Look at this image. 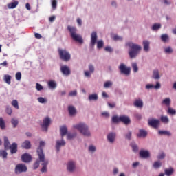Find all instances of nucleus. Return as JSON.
Wrapping results in <instances>:
<instances>
[{
    "mask_svg": "<svg viewBox=\"0 0 176 176\" xmlns=\"http://www.w3.org/2000/svg\"><path fill=\"white\" fill-rule=\"evenodd\" d=\"M139 156L141 159H148V157H151V153L148 150H141L139 153Z\"/></svg>",
    "mask_w": 176,
    "mask_h": 176,
    "instance_id": "11",
    "label": "nucleus"
},
{
    "mask_svg": "<svg viewBox=\"0 0 176 176\" xmlns=\"http://www.w3.org/2000/svg\"><path fill=\"white\" fill-rule=\"evenodd\" d=\"M116 140V133L111 132L107 135V140L110 144H113Z\"/></svg>",
    "mask_w": 176,
    "mask_h": 176,
    "instance_id": "14",
    "label": "nucleus"
},
{
    "mask_svg": "<svg viewBox=\"0 0 176 176\" xmlns=\"http://www.w3.org/2000/svg\"><path fill=\"white\" fill-rule=\"evenodd\" d=\"M146 89H160V82H157L155 85L148 84L146 85Z\"/></svg>",
    "mask_w": 176,
    "mask_h": 176,
    "instance_id": "23",
    "label": "nucleus"
},
{
    "mask_svg": "<svg viewBox=\"0 0 176 176\" xmlns=\"http://www.w3.org/2000/svg\"><path fill=\"white\" fill-rule=\"evenodd\" d=\"M89 72L93 74V72H94V66H93V65H89Z\"/></svg>",
    "mask_w": 176,
    "mask_h": 176,
    "instance_id": "58",
    "label": "nucleus"
},
{
    "mask_svg": "<svg viewBox=\"0 0 176 176\" xmlns=\"http://www.w3.org/2000/svg\"><path fill=\"white\" fill-rule=\"evenodd\" d=\"M21 160L24 163H30L32 160V157L28 153H24L21 156Z\"/></svg>",
    "mask_w": 176,
    "mask_h": 176,
    "instance_id": "15",
    "label": "nucleus"
},
{
    "mask_svg": "<svg viewBox=\"0 0 176 176\" xmlns=\"http://www.w3.org/2000/svg\"><path fill=\"white\" fill-rule=\"evenodd\" d=\"M61 138H64L65 135H68V129L65 126H62L60 127Z\"/></svg>",
    "mask_w": 176,
    "mask_h": 176,
    "instance_id": "16",
    "label": "nucleus"
},
{
    "mask_svg": "<svg viewBox=\"0 0 176 176\" xmlns=\"http://www.w3.org/2000/svg\"><path fill=\"white\" fill-rule=\"evenodd\" d=\"M61 146H65V140H64V138H61L60 140H56L55 148L57 152H60V150L61 149Z\"/></svg>",
    "mask_w": 176,
    "mask_h": 176,
    "instance_id": "10",
    "label": "nucleus"
},
{
    "mask_svg": "<svg viewBox=\"0 0 176 176\" xmlns=\"http://www.w3.org/2000/svg\"><path fill=\"white\" fill-rule=\"evenodd\" d=\"M164 157H166V154H164V153H162L157 156V159H159V160H162Z\"/></svg>",
    "mask_w": 176,
    "mask_h": 176,
    "instance_id": "56",
    "label": "nucleus"
},
{
    "mask_svg": "<svg viewBox=\"0 0 176 176\" xmlns=\"http://www.w3.org/2000/svg\"><path fill=\"white\" fill-rule=\"evenodd\" d=\"M19 5V1H14L8 5L9 9H14Z\"/></svg>",
    "mask_w": 176,
    "mask_h": 176,
    "instance_id": "36",
    "label": "nucleus"
},
{
    "mask_svg": "<svg viewBox=\"0 0 176 176\" xmlns=\"http://www.w3.org/2000/svg\"><path fill=\"white\" fill-rule=\"evenodd\" d=\"M76 94H78V92L76 91V90L72 91L69 94V96H76Z\"/></svg>",
    "mask_w": 176,
    "mask_h": 176,
    "instance_id": "60",
    "label": "nucleus"
},
{
    "mask_svg": "<svg viewBox=\"0 0 176 176\" xmlns=\"http://www.w3.org/2000/svg\"><path fill=\"white\" fill-rule=\"evenodd\" d=\"M111 122L113 123H119L120 122V117L118 116H114L112 117V119H111Z\"/></svg>",
    "mask_w": 176,
    "mask_h": 176,
    "instance_id": "37",
    "label": "nucleus"
},
{
    "mask_svg": "<svg viewBox=\"0 0 176 176\" xmlns=\"http://www.w3.org/2000/svg\"><path fill=\"white\" fill-rule=\"evenodd\" d=\"M132 68L133 69V72H138V65L137 63H132Z\"/></svg>",
    "mask_w": 176,
    "mask_h": 176,
    "instance_id": "48",
    "label": "nucleus"
},
{
    "mask_svg": "<svg viewBox=\"0 0 176 176\" xmlns=\"http://www.w3.org/2000/svg\"><path fill=\"white\" fill-rule=\"evenodd\" d=\"M58 52L60 60H63V61H69V60H71V54H69L67 50L58 48Z\"/></svg>",
    "mask_w": 176,
    "mask_h": 176,
    "instance_id": "4",
    "label": "nucleus"
},
{
    "mask_svg": "<svg viewBox=\"0 0 176 176\" xmlns=\"http://www.w3.org/2000/svg\"><path fill=\"white\" fill-rule=\"evenodd\" d=\"M158 134H160V135H168V137H171V133L168 131H159Z\"/></svg>",
    "mask_w": 176,
    "mask_h": 176,
    "instance_id": "32",
    "label": "nucleus"
},
{
    "mask_svg": "<svg viewBox=\"0 0 176 176\" xmlns=\"http://www.w3.org/2000/svg\"><path fill=\"white\" fill-rule=\"evenodd\" d=\"M68 111L70 116H75L76 115V109H75V107L74 106H69Z\"/></svg>",
    "mask_w": 176,
    "mask_h": 176,
    "instance_id": "21",
    "label": "nucleus"
},
{
    "mask_svg": "<svg viewBox=\"0 0 176 176\" xmlns=\"http://www.w3.org/2000/svg\"><path fill=\"white\" fill-rule=\"evenodd\" d=\"M89 101H97L98 100V95L97 94H90L88 97Z\"/></svg>",
    "mask_w": 176,
    "mask_h": 176,
    "instance_id": "25",
    "label": "nucleus"
},
{
    "mask_svg": "<svg viewBox=\"0 0 176 176\" xmlns=\"http://www.w3.org/2000/svg\"><path fill=\"white\" fill-rule=\"evenodd\" d=\"M22 147H23L24 149H31V142L28 140L25 141L22 144Z\"/></svg>",
    "mask_w": 176,
    "mask_h": 176,
    "instance_id": "29",
    "label": "nucleus"
},
{
    "mask_svg": "<svg viewBox=\"0 0 176 176\" xmlns=\"http://www.w3.org/2000/svg\"><path fill=\"white\" fill-rule=\"evenodd\" d=\"M153 78H154V79H160V76L159 75V70L153 71Z\"/></svg>",
    "mask_w": 176,
    "mask_h": 176,
    "instance_id": "41",
    "label": "nucleus"
},
{
    "mask_svg": "<svg viewBox=\"0 0 176 176\" xmlns=\"http://www.w3.org/2000/svg\"><path fill=\"white\" fill-rule=\"evenodd\" d=\"M153 166L154 168H160V167H162V162H160V161L155 162Z\"/></svg>",
    "mask_w": 176,
    "mask_h": 176,
    "instance_id": "45",
    "label": "nucleus"
},
{
    "mask_svg": "<svg viewBox=\"0 0 176 176\" xmlns=\"http://www.w3.org/2000/svg\"><path fill=\"white\" fill-rule=\"evenodd\" d=\"M97 43V32H93L91 35V45L94 46Z\"/></svg>",
    "mask_w": 176,
    "mask_h": 176,
    "instance_id": "17",
    "label": "nucleus"
},
{
    "mask_svg": "<svg viewBox=\"0 0 176 176\" xmlns=\"http://www.w3.org/2000/svg\"><path fill=\"white\" fill-rule=\"evenodd\" d=\"M120 122H122V123H124V124H126V126L131 123V120H130V117L127 116H120Z\"/></svg>",
    "mask_w": 176,
    "mask_h": 176,
    "instance_id": "13",
    "label": "nucleus"
},
{
    "mask_svg": "<svg viewBox=\"0 0 176 176\" xmlns=\"http://www.w3.org/2000/svg\"><path fill=\"white\" fill-rule=\"evenodd\" d=\"M85 75L87 77V78H90L91 73L89 71H85Z\"/></svg>",
    "mask_w": 176,
    "mask_h": 176,
    "instance_id": "64",
    "label": "nucleus"
},
{
    "mask_svg": "<svg viewBox=\"0 0 176 176\" xmlns=\"http://www.w3.org/2000/svg\"><path fill=\"white\" fill-rule=\"evenodd\" d=\"M126 140H131V131H129L128 133L125 135Z\"/></svg>",
    "mask_w": 176,
    "mask_h": 176,
    "instance_id": "57",
    "label": "nucleus"
},
{
    "mask_svg": "<svg viewBox=\"0 0 176 176\" xmlns=\"http://www.w3.org/2000/svg\"><path fill=\"white\" fill-rule=\"evenodd\" d=\"M161 122H162V123H164L165 124H167L168 122H170V120L168 119V117L167 116H162Z\"/></svg>",
    "mask_w": 176,
    "mask_h": 176,
    "instance_id": "33",
    "label": "nucleus"
},
{
    "mask_svg": "<svg viewBox=\"0 0 176 176\" xmlns=\"http://www.w3.org/2000/svg\"><path fill=\"white\" fill-rule=\"evenodd\" d=\"M60 71L63 75H66V76H68L69 75H71V69H69V67L67 65H63L60 67Z\"/></svg>",
    "mask_w": 176,
    "mask_h": 176,
    "instance_id": "12",
    "label": "nucleus"
},
{
    "mask_svg": "<svg viewBox=\"0 0 176 176\" xmlns=\"http://www.w3.org/2000/svg\"><path fill=\"white\" fill-rule=\"evenodd\" d=\"M88 150H89V152H91L92 153H94L96 148L94 146L91 145V146H89Z\"/></svg>",
    "mask_w": 176,
    "mask_h": 176,
    "instance_id": "51",
    "label": "nucleus"
},
{
    "mask_svg": "<svg viewBox=\"0 0 176 176\" xmlns=\"http://www.w3.org/2000/svg\"><path fill=\"white\" fill-rule=\"evenodd\" d=\"M0 129L5 130L6 129V124H5V120L2 117H0Z\"/></svg>",
    "mask_w": 176,
    "mask_h": 176,
    "instance_id": "31",
    "label": "nucleus"
},
{
    "mask_svg": "<svg viewBox=\"0 0 176 176\" xmlns=\"http://www.w3.org/2000/svg\"><path fill=\"white\" fill-rule=\"evenodd\" d=\"M125 46H128L131 50L129 52V54L131 58H135L138 54L141 52L142 47L138 44H135L133 42H128L125 44Z\"/></svg>",
    "mask_w": 176,
    "mask_h": 176,
    "instance_id": "1",
    "label": "nucleus"
},
{
    "mask_svg": "<svg viewBox=\"0 0 176 176\" xmlns=\"http://www.w3.org/2000/svg\"><path fill=\"white\" fill-rule=\"evenodd\" d=\"M11 123H12L14 129H16V127H17V126L19 124V120L12 118L11 120Z\"/></svg>",
    "mask_w": 176,
    "mask_h": 176,
    "instance_id": "42",
    "label": "nucleus"
},
{
    "mask_svg": "<svg viewBox=\"0 0 176 176\" xmlns=\"http://www.w3.org/2000/svg\"><path fill=\"white\" fill-rule=\"evenodd\" d=\"M164 173H165V175L171 176L174 173V168H166L164 170Z\"/></svg>",
    "mask_w": 176,
    "mask_h": 176,
    "instance_id": "28",
    "label": "nucleus"
},
{
    "mask_svg": "<svg viewBox=\"0 0 176 176\" xmlns=\"http://www.w3.org/2000/svg\"><path fill=\"white\" fill-rule=\"evenodd\" d=\"M39 167V161H36L34 164V168L36 170Z\"/></svg>",
    "mask_w": 176,
    "mask_h": 176,
    "instance_id": "62",
    "label": "nucleus"
},
{
    "mask_svg": "<svg viewBox=\"0 0 176 176\" xmlns=\"http://www.w3.org/2000/svg\"><path fill=\"white\" fill-rule=\"evenodd\" d=\"M113 40L114 41H122L123 38H122L121 36H119L118 35H115L113 36Z\"/></svg>",
    "mask_w": 176,
    "mask_h": 176,
    "instance_id": "55",
    "label": "nucleus"
},
{
    "mask_svg": "<svg viewBox=\"0 0 176 176\" xmlns=\"http://www.w3.org/2000/svg\"><path fill=\"white\" fill-rule=\"evenodd\" d=\"M43 146H45V142H40L39 146L37 149L38 156L40 162H45V153H43Z\"/></svg>",
    "mask_w": 176,
    "mask_h": 176,
    "instance_id": "6",
    "label": "nucleus"
},
{
    "mask_svg": "<svg viewBox=\"0 0 176 176\" xmlns=\"http://www.w3.org/2000/svg\"><path fill=\"white\" fill-rule=\"evenodd\" d=\"M0 157L6 159V157H8V152H6L5 150H0Z\"/></svg>",
    "mask_w": 176,
    "mask_h": 176,
    "instance_id": "38",
    "label": "nucleus"
},
{
    "mask_svg": "<svg viewBox=\"0 0 176 176\" xmlns=\"http://www.w3.org/2000/svg\"><path fill=\"white\" fill-rule=\"evenodd\" d=\"M73 128L76 129V130H78L80 131L84 137H91V133H90V131L89 130V126L87 124L81 122L78 124H76L73 125Z\"/></svg>",
    "mask_w": 176,
    "mask_h": 176,
    "instance_id": "2",
    "label": "nucleus"
},
{
    "mask_svg": "<svg viewBox=\"0 0 176 176\" xmlns=\"http://www.w3.org/2000/svg\"><path fill=\"white\" fill-rule=\"evenodd\" d=\"M160 28H162V25H160V23H155L152 26L153 31H157Z\"/></svg>",
    "mask_w": 176,
    "mask_h": 176,
    "instance_id": "40",
    "label": "nucleus"
},
{
    "mask_svg": "<svg viewBox=\"0 0 176 176\" xmlns=\"http://www.w3.org/2000/svg\"><path fill=\"white\" fill-rule=\"evenodd\" d=\"M27 166L24 164H19L15 167V173L21 174V173L27 172Z\"/></svg>",
    "mask_w": 176,
    "mask_h": 176,
    "instance_id": "8",
    "label": "nucleus"
},
{
    "mask_svg": "<svg viewBox=\"0 0 176 176\" xmlns=\"http://www.w3.org/2000/svg\"><path fill=\"white\" fill-rule=\"evenodd\" d=\"M168 35L167 34H162L161 36V40L162 41V42H164V43H166V42H168Z\"/></svg>",
    "mask_w": 176,
    "mask_h": 176,
    "instance_id": "43",
    "label": "nucleus"
},
{
    "mask_svg": "<svg viewBox=\"0 0 176 176\" xmlns=\"http://www.w3.org/2000/svg\"><path fill=\"white\" fill-rule=\"evenodd\" d=\"M102 46H104V41H98V43H97L98 49L102 48Z\"/></svg>",
    "mask_w": 176,
    "mask_h": 176,
    "instance_id": "50",
    "label": "nucleus"
},
{
    "mask_svg": "<svg viewBox=\"0 0 176 176\" xmlns=\"http://www.w3.org/2000/svg\"><path fill=\"white\" fill-rule=\"evenodd\" d=\"M167 113H168V115H176V110L171 108L170 106L168 107V110H167Z\"/></svg>",
    "mask_w": 176,
    "mask_h": 176,
    "instance_id": "34",
    "label": "nucleus"
},
{
    "mask_svg": "<svg viewBox=\"0 0 176 176\" xmlns=\"http://www.w3.org/2000/svg\"><path fill=\"white\" fill-rule=\"evenodd\" d=\"M67 30L70 32V36H72V39L74 41H76V42H79V43H83V38H82V36L80 35L76 34V28L71 25L67 26Z\"/></svg>",
    "mask_w": 176,
    "mask_h": 176,
    "instance_id": "3",
    "label": "nucleus"
},
{
    "mask_svg": "<svg viewBox=\"0 0 176 176\" xmlns=\"http://www.w3.org/2000/svg\"><path fill=\"white\" fill-rule=\"evenodd\" d=\"M76 135H77L76 133H67V140H74V138H75Z\"/></svg>",
    "mask_w": 176,
    "mask_h": 176,
    "instance_id": "44",
    "label": "nucleus"
},
{
    "mask_svg": "<svg viewBox=\"0 0 176 176\" xmlns=\"http://www.w3.org/2000/svg\"><path fill=\"white\" fill-rule=\"evenodd\" d=\"M107 105L109 107V108H115V107H116V103H115V102H113V103L108 102Z\"/></svg>",
    "mask_w": 176,
    "mask_h": 176,
    "instance_id": "59",
    "label": "nucleus"
},
{
    "mask_svg": "<svg viewBox=\"0 0 176 176\" xmlns=\"http://www.w3.org/2000/svg\"><path fill=\"white\" fill-rule=\"evenodd\" d=\"M48 86L51 89H56L57 87V83L55 81H50L48 82Z\"/></svg>",
    "mask_w": 176,
    "mask_h": 176,
    "instance_id": "39",
    "label": "nucleus"
},
{
    "mask_svg": "<svg viewBox=\"0 0 176 176\" xmlns=\"http://www.w3.org/2000/svg\"><path fill=\"white\" fill-rule=\"evenodd\" d=\"M51 124H52V119L49 117H46L45 118V131H47Z\"/></svg>",
    "mask_w": 176,
    "mask_h": 176,
    "instance_id": "18",
    "label": "nucleus"
},
{
    "mask_svg": "<svg viewBox=\"0 0 176 176\" xmlns=\"http://www.w3.org/2000/svg\"><path fill=\"white\" fill-rule=\"evenodd\" d=\"M52 7L54 10H56V9H57V0H52Z\"/></svg>",
    "mask_w": 176,
    "mask_h": 176,
    "instance_id": "49",
    "label": "nucleus"
},
{
    "mask_svg": "<svg viewBox=\"0 0 176 176\" xmlns=\"http://www.w3.org/2000/svg\"><path fill=\"white\" fill-rule=\"evenodd\" d=\"M164 52H165V53H168V54L172 53L173 52V48H171V47H168L164 49Z\"/></svg>",
    "mask_w": 176,
    "mask_h": 176,
    "instance_id": "54",
    "label": "nucleus"
},
{
    "mask_svg": "<svg viewBox=\"0 0 176 176\" xmlns=\"http://www.w3.org/2000/svg\"><path fill=\"white\" fill-rule=\"evenodd\" d=\"M133 105L136 107V108H142V107H144V103L141 100H136L134 102Z\"/></svg>",
    "mask_w": 176,
    "mask_h": 176,
    "instance_id": "27",
    "label": "nucleus"
},
{
    "mask_svg": "<svg viewBox=\"0 0 176 176\" xmlns=\"http://www.w3.org/2000/svg\"><path fill=\"white\" fill-rule=\"evenodd\" d=\"M54 20H56V16H52L49 18V21L50 23H53V21H54Z\"/></svg>",
    "mask_w": 176,
    "mask_h": 176,
    "instance_id": "63",
    "label": "nucleus"
},
{
    "mask_svg": "<svg viewBox=\"0 0 176 176\" xmlns=\"http://www.w3.org/2000/svg\"><path fill=\"white\" fill-rule=\"evenodd\" d=\"M11 104L12 105V107L16 108V109H19V102H17L16 100H12Z\"/></svg>",
    "mask_w": 176,
    "mask_h": 176,
    "instance_id": "46",
    "label": "nucleus"
},
{
    "mask_svg": "<svg viewBox=\"0 0 176 176\" xmlns=\"http://www.w3.org/2000/svg\"><path fill=\"white\" fill-rule=\"evenodd\" d=\"M162 105H166L168 108L171 105V99L170 98H166L164 99L162 102Z\"/></svg>",
    "mask_w": 176,
    "mask_h": 176,
    "instance_id": "24",
    "label": "nucleus"
},
{
    "mask_svg": "<svg viewBox=\"0 0 176 176\" xmlns=\"http://www.w3.org/2000/svg\"><path fill=\"white\" fill-rule=\"evenodd\" d=\"M146 135H148V132L144 129H140L139 133L137 134L138 138H146Z\"/></svg>",
    "mask_w": 176,
    "mask_h": 176,
    "instance_id": "19",
    "label": "nucleus"
},
{
    "mask_svg": "<svg viewBox=\"0 0 176 176\" xmlns=\"http://www.w3.org/2000/svg\"><path fill=\"white\" fill-rule=\"evenodd\" d=\"M66 170L67 173L74 174L76 171V162L74 160L69 161L66 164Z\"/></svg>",
    "mask_w": 176,
    "mask_h": 176,
    "instance_id": "5",
    "label": "nucleus"
},
{
    "mask_svg": "<svg viewBox=\"0 0 176 176\" xmlns=\"http://www.w3.org/2000/svg\"><path fill=\"white\" fill-rule=\"evenodd\" d=\"M38 102H41V104H45V99L44 98L40 97L38 98Z\"/></svg>",
    "mask_w": 176,
    "mask_h": 176,
    "instance_id": "61",
    "label": "nucleus"
},
{
    "mask_svg": "<svg viewBox=\"0 0 176 176\" xmlns=\"http://www.w3.org/2000/svg\"><path fill=\"white\" fill-rule=\"evenodd\" d=\"M9 149L12 155L17 153V144L16 142L12 143V145L10 146Z\"/></svg>",
    "mask_w": 176,
    "mask_h": 176,
    "instance_id": "20",
    "label": "nucleus"
},
{
    "mask_svg": "<svg viewBox=\"0 0 176 176\" xmlns=\"http://www.w3.org/2000/svg\"><path fill=\"white\" fill-rule=\"evenodd\" d=\"M131 146L133 152H135V153L138 152L139 148H138V146L137 145V144L132 142V143H131Z\"/></svg>",
    "mask_w": 176,
    "mask_h": 176,
    "instance_id": "35",
    "label": "nucleus"
},
{
    "mask_svg": "<svg viewBox=\"0 0 176 176\" xmlns=\"http://www.w3.org/2000/svg\"><path fill=\"white\" fill-rule=\"evenodd\" d=\"M6 113H8V115L10 116L13 113V110H12V108L7 107L6 109Z\"/></svg>",
    "mask_w": 176,
    "mask_h": 176,
    "instance_id": "52",
    "label": "nucleus"
},
{
    "mask_svg": "<svg viewBox=\"0 0 176 176\" xmlns=\"http://www.w3.org/2000/svg\"><path fill=\"white\" fill-rule=\"evenodd\" d=\"M148 126L153 127V129H157V127H159V125L160 124V120L151 118L148 120Z\"/></svg>",
    "mask_w": 176,
    "mask_h": 176,
    "instance_id": "9",
    "label": "nucleus"
},
{
    "mask_svg": "<svg viewBox=\"0 0 176 176\" xmlns=\"http://www.w3.org/2000/svg\"><path fill=\"white\" fill-rule=\"evenodd\" d=\"M4 81L8 85H10L11 81H12V76H10L9 74L4 75Z\"/></svg>",
    "mask_w": 176,
    "mask_h": 176,
    "instance_id": "30",
    "label": "nucleus"
},
{
    "mask_svg": "<svg viewBox=\"0 0 176 176\" xmlns=\"http://www.w3.org/2000/svg\"><path fill=\"white\" fill-rule=\"evenodd\" d=\"M151 45V43H149V41L145 40L143 41V47H144V52H148L150 47L149 45Z\"/></svg>",
    "mask_w": 176,
    "mask_h": 176,
    "instance_id": "26",
    "label": "nucleus"
},
{
    "mask_svg": "<svg viewBox=\"0 0 176 176\" xmlns=\"http://www.w3.org/2000/svg\"><path fill=\"white\" fill-rule=\"evenodd\" d=\"M118 68L120 74H123L124 75H126V76H129L131 72V68L127 67L124 63H121Z\"/></svg>",
    "mask_w": 176,
    "mask_h": 176,
    "instance_id": "7",
    "label": "nucleus"
},
{
    "mask_svg": "<svg viewBox=\"0 0 176 176\" xmlns=\"http://www.w3.org/2000/svg\"><path fill=\"white\" fill-rule=\"evenodd\" d=\"M10 147V142H9V139L8 137H4V148L6 151H9V148Z\"/></svg>",
    "mask_w": 176,
    "mask_h": 176,
    "instance_id": "22",
    "label": "nucleus"
},
{
    "mask_svg": "<svg viewBox=\"0 0 176 176\" xmlns=\"http://www.w3.org/2000/svg\"><path fill=\"white\" fill-rule=\"evenodd\" d=\"M15 78L16 80H21V72H17L15 74Z\"/></svg>",
    "mask_w": 176,
    "mask_h": 176,
    "instance_id": "53",
    "label": "nucleus"
},
{
    "mask_svg": "<svg viewBox=\"0 0 176 176\" xmlns=\"http://www.w3.org/2000/svg\"><path fill=\"white\" fill-rule=\"evenodd\" d=\"M112 85L113 83L111 81H107L104 82V87H105L106 89H108L109 87H112Z\"/></svg>",
    "mask_w": 176,
    "mask_h": 176,
    "instance_id": "47",
    "label": "nucleus"
}]
</instances>
